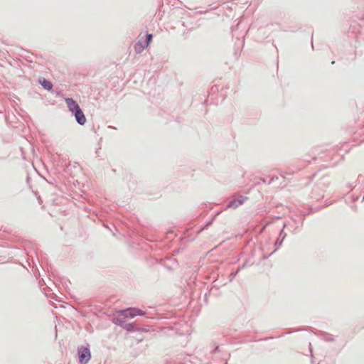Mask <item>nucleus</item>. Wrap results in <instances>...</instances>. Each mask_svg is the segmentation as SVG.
I'll list each match as a JSON object with an SVG mask.
<instances>
[{
  "instance_id": "nucleus-19",
  "label": "nucleus",
  "mask_w": 364,
  "mask_h": 364,
  "mask_svg": "<svg viewBox=\"0 0 364 364\" xmlns=\"http://www.w3.org/2000/svg\"><path fill=\"white\" fill-rule=\"evenodd\" d=\"M225 364H228V362L226 361V362L225 363Z\"/></svg>"
},
{
  "instance_id": "nucleus-12",
  "label": "nucleus",
  "mask_w": 364,
  "mask_h": 364,
  "mask_svg": "<svg viewBox=\"0 0 364 364\" xmlns=\"http://www.w3.org/2000/svg\"><path fill=\"white\" fill-rule=\"evenodd\" d=\"M152 38H153V35L151 33L146 34V40L144 42L146 46H149V45L150 44V43L152 40Z\"/></svg>"
},
{
  "instance_id": "nucleus-15",
  "label": "nucleus",
  "mask_w": 364,
  "mask_h": 364,
  "mask_svg": "<svg viewBox=\"0 0 364 364\" xmlns=\"http://www.w3.org/2000/svg\"><path fill=\"white\" fill-rule=\"evenodd\" d=\"M134 311L136 312V316H138V315H140V316H141V315H144V314H145V313H144V311H142V310H141V309H136V310H134Z\"/></svg>"
},
{
  "instance_id": "nucleus-2",
  "label": "nucleus",
  "mask_w": 364,
  "mask_h": 364,
  "mask_svg": "<svg viewBox=\"0 0 364 364\" xmlns=\"http://www.w3.org/2000/svg\"><path fill=\"white\" fill-rule=\"evenodd\" d=\"M247 199V198L244 196H233L228 199L226 207L235 209L243 204Z\"/></svg>"
},
{
  "instance_id": "nucleus-5",
  "label": "nucleus",
  "mask_w": 364,
  "mask_h": 364,
  "mask_svg": "<svg viewBox=\"0 0 364 364\" xmlns=\"http://www.w3.org/2000/svg\"><path fill=\"white\" fill-rule=\"evenodd\" d=\"M322 186H323L322 185ZM323 192L324 191L321 188V186L320 184H317L313 188L311 197L316 200H319L323 197Z\"/></svg>"
},
{
  "instance_id": "nucleus-16",
  "label": "nucleus",
  "mask_w": 364,
  "mask_h": 364,
  "mask_svg": "<svg viewBox=\"0 0 364 364\" xmlns=\"http://www.w3.org/2000/svg\"><path fill=\"white\" fill-rule=\"evenodd\" d=\"M284 235H286V234L284 232V231H283V230H282V231L280 232V234H279V237H282H282H283Z\"/></svg>"
},
{
  "instance_id": "nucleus-7",
  "label": "nucleus",
  "mask_w": 364,
  "mask_h": 364,
  "mask_svg": "<svg viewBox=\"0 0 364 364\" xmlns=\"http://www.w3.org/2000/svg\"><path fill=\"white\" fill-rule=\"evenodd\" d=\"M38 82L45 90L50 91L53 89V84L49 80L45 78H40Z\"/></svg>"
},
{
  "instance_id": "nucleus-18",
  "label": "nucleus",
  "mask_w": 364,
  "mask_h": 364,
  "mask_svg": "<svg viewBox=\"0 0 364 364\" xmlns=\"http://www.w3.org/2000/svg\"><path fill=\"white\" fill-rule=\"evenodd\" d=\"M326 340H327V341H333V338H326Z\"/></svg>"
},
{
  "instance_id": "nucleus-17",
  "label": "nucleus",
  "mask_w": 364,
  "mask_h": 364,
  "mask_svg": "<svg viewBox=\"0 0 364 364\" xmlns=\"http://www.w3.org/2000/svg\"><path fill=\"white\" fill-rule=\"evenodd\" d=\"M240 44L242 45V46H243V45H244V41L243 40L241 41Z\"/></svg>"
},
{
  "instance_id": "nucleus-6",
  "label": "nucleus",
  "mask_w": 364,
  "mask_h": 364,
  "mask_svg": "<svg viewBox=\"0 0 364 364\" xmlns=\"http://www.w3.org/2000/svg\"><path fill=\"white\" fill-rule=\"evenodd\" d=\"M65 101L68 106V110L71 113L80 108V106L77 104V102L73 98L67 97L65 99Z\"/></svg>"
},
{
  "instance_id": "nucleus-1",
  "label": "nucleus",
  "mask_w": 364,
  "mask_h": 364,
  "mask_svg": "<svg viewBox=\"0 0 364 364\" xmlns=\"http://www.w3.org/2000/svg\"><path fill=\"white\" fill-rule=\"evenodd\" d=\"M79 363L87 364L91 358L90 351L88 347L80 346L77 350Z\"/></svg>"
},
{
  "instance_id": "nucleus-9",
  "label": "nucleus",
  "mask_w": 364,
  "mask_h": 364,
  "mask_svg": "<svg viewBox=\"0 0 364 364\" xmlns=\"http://www.w3.org/2000/svg\"><path fill=\"white\" fill-rule=\"evenodd\" d=\"M147 46H145L144 43H142L141 41H139L134 46V50L136 53H140Z\"/></svg>"
},
{
  "instance_id": "nucleus-10",
  "label": "nucleus",
  "mask_w": 364,
  "mask_h": 364,
  "mask_svg": "<svg viewBox=\"0 0 364 364\" xmlns=\"http://www.w3.org/2000/svg\"><path fill=\"white\" fill-rule=\"evenodd\" d=\"M239 25H240V23H237V24L235 26V27L232 28V36L233 37L235 36L237 40L243 39V38H244V33H242L240 35H236L235 33V30L238 29Z\"/></svg>"
},
{
  "instance_id": "nucleus-8",
  "label": "nucleus",
  "mask_w": 364,
  "mask_h": 364,
  "mask_svg": "<svg viewBox=\"0 0 364 364\" xmlns=\"http://www.w3.org/2000/svg\"><path fill=\"white\" fill-rule=\"evenodd\" d=\"M134 310H136L135 308H130L122 311V314L124 318H133L136 316V312Z\"/></svg>"
},
{
  "instance_id": "nucleus-14",
  "label": "nucleus",
  "mask_w": 364,
  "mask_h": 364,
  "mask_svg": "<svg viewBox=\"0 0 364 364\" xmlns=\"http://www.w3.org/2000/svg\"><path fill=\"white\" fill-rule=\"evenodd\" d=\"M240 268H238L236 272H232L230 274V281L232 280L233 278H235L236 277V275L238 274V272H240Z\"/></svg>"
},
{
  "instance_id": "nucleus-3",
  "label": "nucleus",
  "mask_w": 364,
  "mask_h": 364,
  "mask_svg": "<svg viewBox=\"0 0 364 364\" xmlns=\"http://www.w3.org/2000/svg\"><path fill=\"white\" fill-rule=\"evenodd\" d=\"M126 318H116L115 323L122 327L123 328L129 331H135L137 328L135 327V325L132 323H127L125 320Z\"/></svg>"
},
{
  "instance_id": "nucleus-13",
  "label": "nucleus",
  "mask_w": 364,
  "mask_h": 364,
  "mask_svg": "<svg viewBox=\"0 0 364 364\" xmlns=\"http://www.w3.org/2000/svg\"><path fill=\"white\" fill-rule=\"evenodd\" d=\"M285 238V235L282 237V238L281 239V240H279V237L277 240V241L275 242L274 243V245L276 247H279L282 245V242H283V240H284Z\"/></svg>"
},
{
  "instance_id": "nucleus-4",
  "label": "nucleus",
  "mask_w": 364,
  "mask_h": 364,
  "mask_svg": "<svg viewBox=\"0 0 364 364\" xmlns=\"http://www.w3.org/2000/svg\"><path fill=\"white\" fill-rule=\"evenodd\" d=\"M72 114L75 116V120L78 124L82 126L86 123V117L80 107L72 112Z\"/></svg>"
},
{
  "instance_id": "nucleus-11",
  "label": "nucleus",
  "mask_w": 364,
  "mask_h": 364,
  "mask_svg": "<svg viewBox=\"0 0 364 364\" xmlns=\"http://www.w3.org/2000/svg\"><path fill=\"white\" fill-rule=\"evenodd\" d=\"M277 176H272L269 181L266 178H260V181H262L263 183H267L268 184H270L272 183L274 180H277Z\"/></svg>"
}]
</instances>
